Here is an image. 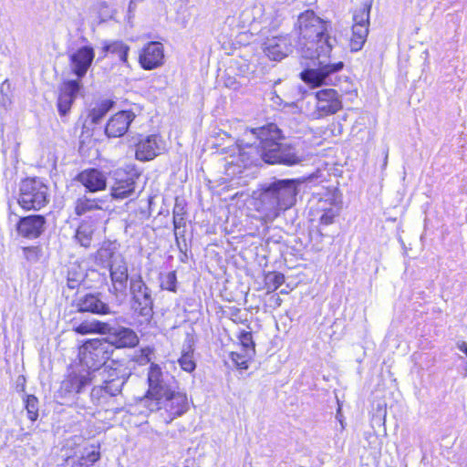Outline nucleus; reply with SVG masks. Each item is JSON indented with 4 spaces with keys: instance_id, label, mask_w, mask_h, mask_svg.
<instances>
[{
    "instance_id": "f257e3e1",
    "label": "nucleus",
    "mask_w": 467,
    "mask_h": 467,
    "mask_svg": "<svg viewBox=\"0 0 467 467\" xmlns=\"http://www.w3.org/2000/svg\"><path fill=\"white\" fill-rule=\"evenodd\" d=\"M296 25L301 56L312 60L314 66L300 73L301 79L313 87L335 85L337 73L343 69L344 63L328 61L336 38L327 35V23L313 10H306L299 15Z\"/></svg>"
},
{
    "instance_id": "f03ea898",
    "label": "nucleus",
    "mask_w": 467,
    "mask_h": 467,
    "mask_svg": "<svg viewBox=\"0 0 467 467\" xmlns=\"http://www.w3.org/2000/svg\"><path fill=\"white\" fill-rule=\"evenodd\" d=\"M282 130L275 123L245 129L235 140L239 157L244 166L262 160L268 164L292 166L301 162L297 150L291 144L282 143Z\"/></svg>"
},
{
    "instance_id": "7ed1b4c3",
    "label": "nucleus",
    "mask_w": 467,
    "mask_h": 467,
    "mask_svg": "<svg viewBox=\"0 0 467 467\" xmlns=\"http://www.w3.org/2000/svg\"><path fill=\"white\" fill-rule=\"evenodd\" d=\"M300 182L295 179L275 180L262 188L258 211L266 221L273 222L296 202Z\"/></svg>"
},
{
    "instance_id": "20e7f679",
    "label": "nucleus",
    "mask_w": 467,
    "mask_h": 467,
    "mask_svg": "<svg viewBox=\"0 0 467 467\" xmlns=\"http://www.w3.org/2000/svg\"><path fill=\"white\" fill-rule=\"evenodd\" d=\"M149 390L140 400V406L150 412L161 410V400L174 389L175 379L168 372H162L158 364L151 363L148 373Z\"/></svg>"
},
{
    "instance_id": "39448f33",
    "label": "nucleus",
    "mask_w": 467,
    "mask_h": 467,
    "mask_svg": "<svg viewBox=\"0 0 467 467\" xmlns=\"http://www.w3.org/2000/svg\"><path fill=\"white\" fill-rule=\"evenodd\" d=\"M113 354L112 345L104 339H91L86 341L79 348L80 362L87 367L92 378H96V373L103 367Z\"/></svg>"
},
{
    "instance_id": "423d86ee",
    "label": "nucleus",
    "mask_w": 467,
    "mask_h": 467,
    "mask_svg": "<svg viewBox=\"0 0 467 467\" xmlns=\"http://www.w3.org/2000/svg\"><path fill=\"white\" fill-rule=\"evenodd\" d=\"M49 202L48 187L38 178L20 182L18 203L25 210H40Z\"/></svg>"
},
{
    "instance_id": "0eeeda50",
    "label": "nucleus",
    "mask_w": 467,
    "mask_h": 467,
    "mask_svg": "<svg viewBox=\"0 0 467 467\" xmlns=\"http://www.w3.org/2000/svg\"><path fill=\"white\" fill-rule=\"evenodd\" d=\"M130 295L133 311L145 320H150L153 315L154 299L151 289L143 281L141 275L130 276Z\"/></svg>"
},
{
    "instance_id": "6e6552de",
    "label": "nucleus",
    "mask_w": 467,
    "mask_h": 467,
    "mask_svg": "<svg viewBox=\"0 0 467 467\" xmlns=\"http://www.w3.org/2000/svg\"><path fill=\"white\" fill-rule=\"evenodd\" d=\"M72 306L78 313L88 312L101 316L115 313L109 304L103 300V296L100 293H87L78 296L72 301Z\"/></svg>"
},
{
    "instance_id": "1a4fd4ad",
    "label": "nucleus",
    "mask_w": 467,
    "mask_h": 467,
    "mask_svg": "<svg viewBox=\"0 0 467 467\" xmlns=\"http://www.w3.org/2000/svg\"><path fill=\"white\" fill-rule=\"evenodd\" d=\"M316 110L313 112L316 119H322L335 114L342 109L341 96L334 88L318 90L316 93Z\"/></svg>"
},
{
    "instance_id": "9d476101",
    "label": "nucleus",
    "mask_w": 467,
    "mask_h": 467,
    "mask_svg": "<svg viewBox=\"0 0 467 467\" xmlns=\"http://www.w3.org/2000/svg\"><path fill=\"white\" fill-rule=\"evenodd\" d=\"M109 275L112 284V287L109 288V292L114 296H126L128 288L129 277L128 265L125 258L122 255L115 256L109 266Z\"/></svg>"
},
{
    "instance_id": "9b49d317",
    "label": "nucleus",
    "mask_w": 467,
    "mask_h": 467,
    "mask_svg": "<svg viewBox=\"0 0 467 467\" xmlns=\"http://www.w3.org/2000/svg\"><path fill=\"white\" fill-rule=\"evenodd\" d=\"M105 341L112 345V348H134L139 344V337L136 332L130 328L116 324H107Z\"/></svg>"
},
{
    "instance_id": "f8f14e48",
    "label": "nucleus",
    "mask_w": 467,
    "mask_h": 467,
    "mask_svg": "<svg viewBox=\"0 0 467 467\" xmlns=\"http://www.w3.org/2000/svg\"><path fill=\"white\" fill-rule=\"evenodd\" d=\"M252 13L254 20L256 19V16H260L258 17L259 23L262 24L264 27L275 30L282 24L286 13V6L282 3H276L267 5L266 7L254 5L252 9Z\"/></svg>"
},
{
    "instance_id": "ddd939ff",
    "label": "nucleus",
    "mask_w": 467,
    "mask_h": 467,
    "mask_svg": "<svg viewBox=\"0 0 467 467\" xmlns=\"http://www.w3.org/2000/svg\"><path fill=\"white\" fill-rule=\"evenodd\" d=\"M262 49L269 59L281 61L292 52L293 45L288 35H278L266 37Z\"/></svg>"
},
{
    "instance_id": "4468645a",
    "label": "nucleus",
    "mask_w": 467,
    "mask_h": 467,
    "mask_svg": "<svg viewBox=\"0 0 467 467\" xmlns=\"http://www.w3.org/2000/svg\"><path fill=\"white\" fill-rule=\"evenodd\" d=\"M94 378L90 372L69 373L61 382L59 394L61 397H75L80 395Z\"/></svg>"
},
{
    "instance_id": "2eb2a0df",
    "label": "nucleus",
    "mask_w": 467,
    "mask_h": 467,
    "mask_svg": "<svg viewBox=\"0 0 467 467\" xmlns=\"http://www.w3.org/2000/svg\"><path fill=\"white\" fill-rule=\"evenodd\" d=\"M161 409H164L168 413V418L165 419L169 423L175 418L184 414L189 409L187 396L182 392H176L174 389L167 393L161 400Z\"/></svg>"
},
{
    "instance_id": "dca6fc26",
    "label": "nucleus",
    "mask_w": 467,
    "mask_h": 467,
    "mask_svg": "<svg viewBox=\"0 0 467 467\" xmlns=\"http://www.w3.org/2000/svg\"><path fill=\"white\" fill-rule=\"evenodd\" d=\"M164 150V142L161 136L153 134L140 139L136 144V159L147 161L158 156Z\"/></svg>"
},
{
    "instance_id": "f3484780",
    "label": "nucleus",
    "mask_w": 467,
    "mask_h": 467,
    "mask_svg": "<svg viewBox=\"0 0 467 467\" xmlns=\"http://www.w3.org/2000/svg\"><path fill=\"white\" fill-rule=\"evenodd\" d=\"M94 57L95 51L89 46L81 47L69 56L71 70L78 77V80L87 74Z\"/></svg>"
},
{
    "instance_id": "a211bd4d",
    "label": "nucleus",
    "mask_w": 467,
    "mask_h": 467,
    "mask_svg": "<svg viewBox=\"0 0 467 467\" xmlns=\"http://www.w3.org/2000/svg\"><path fill=\"white\" fill-rule=\"evenodd\" d=\"M135 118L136 114L132 110L119 111L108 120L105 133L109 138L122 137Z\"/></svg>"
},
{
    "instance_id": "6ab92c4d",
    "label": "nucleus",
    "mask_w": 467,
    "mask_h": 467,
    "mask_svg": "<svg viewBox=\"0 0 467 467\" xmlns=\"http://www.w3.org/2000/svg\"><path fill=\"white\" fill-rule=\"evenodd\" d=\"M164 60L163 47L160 42H150L140 54L139 61L145 70L161 67Z\"/></svg>"
},
{
    "instance_id": "aec40b11",
    "label": "nucleus",
    "mask_w": 467,
    "mask_h": 467,
    "mask_svg": "<svg viewBox=\"0 0 467 467\" xmlns=\"http://www.w3.org/2000/svg\"><path fill=\"white\" fill-rule=\"evenodd\" d=\"M46 218L40 214L23 217L17 223V232L23 237L35 239L39 237L46 228Z\"/></svg>"
},
{
    "instance_id": "412c9836",
    "label": "nucleus",
    "mask_w": 467,
    "mask_h": 467,
    "mask_svg": "<svg viewBox=\"0 0 467 467\" xmlns=\"http://www.w3.org/2000/svg\"><path fill=\"white\" fill-rule=\"evenodd\" d=\"M80 87V80H67L61 85L57 99V109L61 116L69 112Z\"/></svg>"
},
{
    "instance_id": "4be33fe9",
    "label": "nucleus",
    "mask_w": 467,
    "mask_h": 467,
    "mask_svg": "<svg viewBox=\"0 0 467 467\" xmlns=\"http://www.w3.org/2000/svg\"><path fill=\"white\" fill-rule=\"evenodd\" d=\"M79 182L89 192L104 191L107 188V177L103 171L98 169H87L77 176Z\"/></svg>"
},
{
    "instance_id": "5701e85b",
    "label": "nucleus",
    "mask_w": 467,
    "mask_h": 467,
    "mask_svg": "<svg viewBox=\"0 0 467 467\" xmlns=\"http://www.w3.org/2000/svg\"><path fill=\"white\" fill-rule=\"evenodd\" d=\"M340 208V204L333 198L318 200L316 212L319 215L320 224L327 226L333 223L339 215Z\"/></svg>"
},
{
    "instance_id": "b1692460",
    "label": "nucleus",
    "mask_w": 467,
    "mask_h": 467,
    "mask_svg": "<svg viewBox=\"0 0 467 467\" xmlns=\"http://www.w3.org/2000/svg\"><path fill=\"white\" fill-rule=\"evenodd\" d=\"M102 371H98L99 375H102L103 384L107 386L109 394L110 396H116L120 393L123 385L125 384L126 379L124 374L117 368H109L103 367Z\"/></svg>"
},
{
    "instance_id": "393cba45",
    "label": "nucleus",
    "mask_w": 467,
    "mask_h": 467,
    "mask_svg": "<svg viewBox=\"0 0 467 467\" xmlns=\"http://www.w3.org/2000/svg\"><path fill=\"white\" fill-rule=\"evenodd\" d=\"M135 190V180L127 174L125 178L117 179L111 188V196L114 199H125L130 197Z\"/></svg>"
},
{
    "instance_id": "a878e982",
    "label": "nucleus",
    "mask_w": 467,
    "mask_h": 467,
    "mask_svg": "<svg viewBox=\"0 0 467 467\" xmlns=\"http://www.w3.org/2000/svg\"><path fill=\"white\" fill-rule=\"evenodd\" d=\"M107 324L108 322H102L99 320H86L80 323L78 326L74 327V330L81 335H87V334H105V329L107 330Z\"/></svg>"
},
{
    "instance_id": "bb28decb",
    "label": "nucleus",
    "mask_w": 467,
    "mask_h": 467,
    "mask_svg": "<svg viewBox=\"0 0 467 467\" xmlns=\"http://www.w3.org/2000/svg\"><path fill=\"white\" fill-rule=\"evenodd\" d=\"M368 34V25H353L350 47L352 51H358L362 48Z\"/></svg>"
},
{
    "instance_id": "cd10ccee",
    "label": "nucleus",
    "mask_w": 467,
    "mask_h": 467,
    "mask_svg": "<svg viewBox=\"0 0 467 467\" xmlns=\"http://www.w3.org/2000/svg\"><path fill=\"white\" fill-rule=\"evenodd\" d=\"M86 276L85 271L78 263L69 265L67 275V285L70 289L78 287Z\"/></svg>"
},
{
    "instance_id": "c85d7f7f",
    "label": "nucleus",
    "mask_w": 467,
    "mask_h": 467,
    "mask_svg": "<svg viewBox=\"0 0 467 467\" xmlns=\"http://www.w3.org/2000/svg\"><path fill=\"white\" fill-rule=\"evenodd\" d=\"M100 208L101 207L99 205V200L89 199L86 196L78 198L75 202V213L78 216Z\"/></svg>"
},
{
    "instance_id": "c756f323",
    "label": "nucleus",
    "mask_w": 467,
    "mask_h": 467,
    "mask_svg": "<svg viewBox=\"0 0 467 467\" xmlns=\"http://www.w3.org/2000/svg\"><path fill=\"white\" fill-rule=\"evenodd\" d=\"M93 227L88 223H82L77 229L75 238L83 247H89L92 241Z\"/></svg>"
},
{
    "instance_id": "7c9ffc66",
    "label": "nucleus",
    "mask_w": 467,
    "mask_h": 467,
    "mask_svg": "<svg viewBox=\"0 0 467 467\" xmlns=\"http://www.w3.org/2000/svg\"><path fill=\"white\" fill-rule=\"evenodd\" d=\"M129 50H130V47L120 41H115L110 44H106L103 47V51L105 53L110 52V53L117 54L119 56V59L123 63H127V61H128Z\"/></svg>"
},
{
    "instance_id": "2f4dec72",
    "label": "nucleus",
    "mask_w": 467,
    "mask_h": 467,
    "mask_svg": "<svg viewBox=\"0 0 467 467\" xmlns=\"http://www.w3.org/2000/svg\"><path fill=\"white\" fill-rule=\"evenodd\" d=\"M179 364L181 368L187 372H192L195 369L196 364L193 360V349L191 346H189L187 349H183L179 358Z\"/></svg>"
},
{
    "instance_id": "473e14b6",
    "label": "nucleus",
    "mask_w": 467,
    "mask_h": 467,
    "mask_svg": "<svg viewBox=\"0 0 467 467\" xmlns=\"http://www.w3.org/2000/svg\"><path fill=\"white\" fill-rule=\"evenodd\" d=\"M89 397L93 404H104L111 396L109 394L107 386L103 384L101 386H95L91 389Z\"/></svg>"
},
{
    "instance_id": "72a5a7b5",
    "label": "nucleus",
    "mask_w": 467,
    "mask_h": 467,
    "mask_svg": "<svg viewBox=\"0 0 467 467\" xmlns=\"http://www.w3.org/2000/svg\"><path fill=\"white\" fill-rule=\"evenodd\" d=\"M25 408L27 417L30 420L35 421L38 418V400L34 395H26Z\"/></svg>"
},
{
    "instance_id": "f704fd0d",
    "label": "nucleus",
    "mask_w": 467,
    "mask_h": 467,
    "mask_svg": "<svg viewBox=\"0 0 467 467\" xmlns=\"http://www.w3.org/2000/svg\"><path fill=\"white\" fill-rule=\"evenodd\" d=\"M238 338L243 348V351L247 352L248 356H254L255 345L253 340L252 333L249 331H242Z\"/></svg>"
},
{
    "instance_id": "c9c22d12",
    "label": "nucleus",
    "mask_w": 467,
    "mask_h": 467,
    "mask_svg": "<svg viewBox=\"0 0 467 467\" xmlns=\"http://www.w3.org/2000/svg\"><path fill=\"white\" fill-rule=\"evenodd\" d=\"M109 108V103L108 101H105L92 109L88 114V118H90L91 122L93 124H99L104 118V116L107 114Z\"/></svg>"
},
{
    "instance_id": "e433bc0d",
    "label": "nucleus",
    "mask_w": 467,
    "mask_h": 467,
    "mask_svg": "<svg viewBox=\"0 0 467 467\" xmlns=\"http://www.w3.org/2000/svg\"><path fill=\"white\" fill-rule=\"evenodd\" d=\"M371 5H365L360 9L357 10L353 15L354 25L365 24L369 25V14Z\"/></svg>"
},
{
    "instance_id": "4c0bfd02",
    "label": "nucleus",
    "mask_w": 467,
    "mask_h": 467,
    "mask_svg": "<svg viewBox=\"0 0 467 467\" xmlns=\"http://www.w3.org/2000/svg\"><path fill=\"white\" fill-rule=\"evenodd\" d=\"M185 210L184 207L176 202L175 206L173 208V225L175 231L180 229L181 227L185 226Z\"/></svg>"
},
{
    "instance_id": "58836bf2",
    "label": "nucleus",
    "mask_w": 467,
    "mask_h": 467,
    "mask_svg": "<svg viewBox=\"0 0 467 467\" xmlns=\"http://www.w3.org/2000/svg\"><path fill=\"white\" fill-rule=\"evenodd\" d=\"M231 359L236 367L240 369H247L248 368V359H251L254 356H248L247 352L238 353V352H231L230 354Z\"/></svg>"
},
{
    "instance_id": "ea45409f",
    "label": "nucleus",
    "mask_w": 467,
    "mask_h": 467,
    "mask_svg": "<svg viewBox=\"0 0 467 467\" xmlns=\"http://www.w3.org/2000/svg\"><path fill=\"white\" fill-rule=\"evenodd\" d=\"M177 277L174 271L169 272L164 279L161 281V286L162 289H166L171 292L176 291Z\"/></svg>"
},
{
    "instance_id": "a19ab883",
    "label": "nucleus",
    "mask_w": 467,
    "mask_h": 467,
    "mask_svg": "<svg viewBox=\"0 0 467 467\" xmlns=\"http://www.w3.org/2000/svg\"><path fill=\"white\" fill-rule=\"evenodd\" d=\"M24 254L27 261L36 262L40 256V249L37 246L25 247Z\"/></svg>"
},
{
    "instance_id": "79ce46f5",
    "label": "nucleus",
    "mask_w": 467,
    "mask_h": 467,
    "mask_svg": "<svg viewBox=\"0 0 467 467\" xmlns=\"http://www.w3.org/2000/svg\"><path fill=\"white\" fill-rule=\"evenodd\" d=\"M271 100L276 106H284V107H289V108H294L296 106V104L294 100H285L283 98H281L278 94H276L275 92L273 94Z\"/></svg>"
},
{
    "instance_id": "37998d69",
    "label": "nucleus",
    "mask_w": 467,
    "mask_h": 467,
    "mask_svg": "<svg viewBox=\"0 0 467 467\" xmlns=\"http://www.w3.org/2000/svg\"><path fill=\"white\" fill-rule=\"evenodd\" d=\"M275 285V287H279L285 282V276L282 274L275 273L271 279Z\"/></svg>"
},
{
    "instance_id": "c03bdc74",
    "label": "nucleus",
    "mask_w": 467,
    "mask_h": 467,
    "mask_svg": "<svg viewBox=\"0 0 467 467\" xmlns=\"http://www.w3.org/2000/svg\"><path fill=\"white\" fill-rule=\"evenodd\" d=\"M151 349L150 348H146V349H143V353L145 354L146 357H148L150 354H151ZM148 361H150V358H147Z\"/></svg>"
},
{
    "instance_id": "a18cd8bd",
    "label": "nucleus",
    "mask_w": 467,
    "mask_h": 467,
    "mask_svg": "<svg viewBox=\"0 0 467 467\" xmlns=\"http://www.w3.org/2000/svg\"><path fill=\"white\" fill-rule=\"evenodd\" d=\"M77 403L79 404L81 407H88L87 404H85L84 402L80 401V398L78 397L77 398Z\"/></svg>"
},
{
    "instance_id": "49530a36",
    "label": "nucleus",
    "mask_w": 467,
    "mask_h": 467,
    "mask_svg": "<svg viewBox=\"0 0 467 467\" xmlns=\"http://www.w3.org/2000/svg\"><path fill=\"white\" fill-rule=\"evenodd\" d=\"M388 163V150L386 151L383 166H386Z\"/></svg>"
},
{
    "instance_id": "de8ad7c7",
    "label": "nucleus",
    "mask_w": 467,
    "mask_h": 467,
    "mask_svg": "<svg viewBox=\"0 0 467 467\" xmlns=\"http://www.w3.org/2000/svg\"><path fill=\"white\" fill-rule=\"evenodd\" d=\"M133 1H134V0H131L130 5H131V4L133 3Z\"/></svg>"
}]
</instances>
